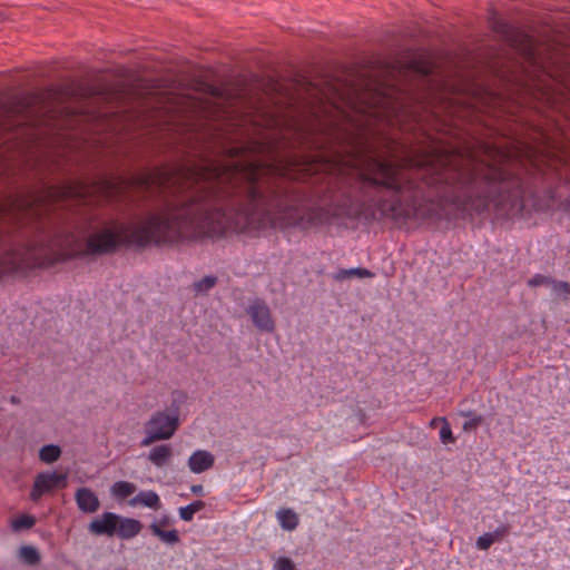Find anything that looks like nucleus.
Instances as JSON below:
<instances>
[{"label": "nucleus", "instance_id": "obj_1", "mask_svg": "<svg viewBox=\"0 0 570 570\" xmlns=\"http://www.w3.org/2000/svg\"><path fill=\"white\" fill-rule=\"evenodd\" d=\"M301 153L268 159L163 165L49 186L43 197L0 198V279L119 249L315 227V128L295 121Z\"/></svg>", "mask_w": 570, "mask_h": 570}, {"label": "nucleus", "instance_id": "obj_34", "mask_svg": "<svg viewBox=\"0 0 570 570\" xmlns=\"http://www.w3.org/2000/svg\"><path fill=\"white\" fill-rule=\"evenodd\" d=\"M190 491L195 494V495H204V488L202 484H193L191 488H190Z\"/></svg>", "mask_w": 570, "mask_h": 570}, {"label": "nucleus", "instance_id": "obj_16", "mask_svg": "<svg viewBox=\"0 0 570 570\" xmlns=\"http://www.w3.org/2000/svg\"><path fill=\"white\" fill-rule=\"evenodd\" d=\"M352 276H357L361 278H368V277H373L374 274L366 268L354 267V268H348V269L342 268L333 277H334V279L342 282Z\"/></svg>", "mask_w": 570, "mask_h": 570}, {"label": "nucleus", "instance_id": "obj_23", "mask_svg": "<svg viewBox=\"0 0 570 570\" xmlns=\"http://www.w3.org/2000/svg\"><path fill=\"white\" fill-rule=\"evenodd\" d=\"M29 108V102L26 99H18L17 101L6 106V114L10 117L26 112Z\"/></svg>", "mask_w": 570, "mask_h": 570}, {"label": "nucleus", "instance_id": "obj_18", "mask_svg": "<svg viewBox=\"0 0 570 570\" xmlns=\"http://www.w3.org/2000/svg\"><path fill=\"white\" fill-rule=\"evenodd\" d=\"M136 491V485L134 483L127 481H117L111 487V492L115 497L120 499H126L134 494Z\"/></svg>", "mask_w": 570, "mask_h": 570}, {"label": "nucleus", "instance_id": "obj_4", "mask_svg": "<svg viewBox=\"0 0 570 570\" xmlns=\"http://www.w3.org/2000/svg\"><path fill=\"white\" fill-rule=\"evenodd\" d=\"M179 428L178 414H167L165 411H156L146 423V438L141 445H149L159 440L170 439Z\"/></svg>", "mask_w": 570, "mask_h": 570}, {"label": "nucleus", "instance_id": "obj_38", "mask_svg": "<svg viewBox=\"0 0 570 570\" xmlns=\"http://www.w3.org/2000/svg\"><path fill=\"white\" fill-rule=\"evenodd\" d=\"M10 403L14 404V405H19L21 403V400L17 395H11L10 396Z\"/></svg>", "mask_w": 570, "mask_h": 570}, {"label": "nucleus", "instance_id": "obj_7", "mask_svg": "<svg viewBox=\"0 0 570 570\" xmlns=\"http://www.w3.org/2000/svg\"><path fill=\"white\" fill-rule=\"evenodd\" d=\"M120 515L114 512H104L100 518L91 520L88 530L95 535L114 537L117 531Z\"/></svg>", "mask_w": 570, "mask_h": 570}, {"label": "nucleus", "instance_id": "obj_36", "mask_svg": "<svg viewBox=\"0 0 570 570\" xmlns=\"http://www.w3.org/2000/svg\"><path fill=\"white\" fill-rule=\"evenodd\" d=\"M460 415L465 416V417H469V420H470L471 417H473V415H478V414H476L475 412H473V411L469 410V411H462V412H460Z\"/></svg>", "mask_w": 570, "mask_h": 570}, {"label": "nucleus", "instance_id": "obj_32", "mask_svg": "<svg viewBox=\"0 0 570 570\" xmlns=\"http://www.w3.org/2000/svg\"><path fill=\"white\" fill-rule=\"evenodd\" d=\"M318 105L317 107H311V115L315 118V120H320V116H321V112L323 111V105H324V101H323V98L320 97L318 98Z\"/></svg>", "mask_w": 570, "mask_h": 570}, {"label": "nucleus", "instance_id": "obj_3", "mask_svg": "<svg viewBox=\"0 0 570 570\" xmlns=\"http://www.w3.org/2000/svg\"><path fill=\"white\" fill-rule=\"evenodd\" d=\"M491 30L531 66L540 65L537 42L532 36L499 18L493 11L489 18Z\"/></svg>", "mask_w": 570, "mask_h": 570}, {"label": "nucleus", "instance_id": "obj_6", "mask_svg": "<svg viewBox=\"0 0 570 570\" xmlns=\"http://www.w3.org/2000/svg\"><path fill=\"white\" fill-rule=\"evenodd\" d=\"M247 314L250 316L253 324L261 332L273 333L275 331V322L272 317L271 309L264 299H254L247 308Z\"/></svg>", "mask_w": 570, "mask_h": 570}, {"label": "nucleus", "instance_id": "obj_8", "mask_svg": "<svg viewBox=\"0 0 570 570\" xmlns=\"http://www.w3.org/2000/svg\"><path fill=\"white\" fill-rule=\"evenodd\" d=\"M75 499L78 509L85 513H94L100 507L97 494L89 488H79L76 491Z\"/></svg>", "mask_w": 570, "mask_h": 570}, {"label": "nucleus", "instance_id": "obj_2", "mask_svg": "<svg viewBox=\"0 0 570 570\" xmlns=\"http://www.w3.org/2000/svg\"><path fill=\"white\" fill-rule=\"evenodd\" d=\"M379 73L375 76L372 88L368 89L364 107L361 112L365 117L364 127L376 124L401 126L407 118L415 117L413 104L421 98L414 88L407 83L410 78H417L428 82L434 71V63L422 56L404 61L380 62Z\"/></svg>", "mask_w": 570, "mask_h": 570}, {"label": "nucleus", "instance_id": "obj_24", "mask_svg": "<svg viewBox=\"0 0 570 570\" xmlns=\"http://www.w3.org/2000/svg\"><path fill=\"white\" fill-rule=\"evenodd\" d=\"M442 422H443V424L440 429V439H441L442 443H444V444L454 443L456 439L452 433L450 423L446 421L445 417L442 419Z\"/></svg>", "mask_w": 570, "mask_h": 570}, {"label": "nucleus", "instance_id": "obj_13", "mask_svg": "<svg viewBox=\"0 0 570 570\" xmlns=\"http://www.w3.org/2000/svg\"><path fill=\"white\" fill-rule=\"evenodd\" d=\"M137 503L142 504L144 507L158 510L160 509V499L155 491H140L135 498L129 501L130 505H136Z\"/></svg>", "mask_w": 570, "mask_h": 570}, {"label": "nucleus", "instance_id": "obj_15", "mask_svg": "<svg viewBox=\"0 0 570 570\" xmlns=\"http://www.w3.org/2000/svg\"><path fill=\"white\" fill-rule=\"evenodd\" d=\"M277 518L279 520L281 527L284 530L292 531L295 530L298 525V517L291 509H281L277 512Z\"/></svg>", "mask_w": 570, "mask_h": 570}, {"label": "nucleus", "instance_id": "obj_5", "mask_svg": "<svg viewBox=\"0 0 570 570\" xmlns=\"http://www.w3.org/2000/svg\"><path fill=\"white\" fill-rule=\"evenodd\" d=\"M67 473L57 471L40 472L36 475L30 491V500L39 502L43 494L53 492L57 489H65L67 487Z\"/></svg>", "mask_w": 570, "mask_h": 570}, {"label": "nucleus", "instance_id": "obj_35", "mask_svg": "<svg viewBox=\"0 0 570 570\" xmlns=\"http://www.w3.org/2000/svg\"><path fill=\"white\" fill-rule=\"evenodd\" d=\"M561 207L566 213H570V196L561 203Z\"/></svg>", "mask_w": 570, "mask_h": 570}, {"label": "nucleus", "instance_id": "obj_37", "mask_svg": "<svg viewBox=\"0 0 570 570\" xmlns=\"http://www.w3.org/2000/svg\"><path fill=\"white\" fill-rule=\"evenodd\" d=\"M157 524H159V527H165L169 523V518L168 517H163L159 522H156Z\"/></svg>", "mask_w": 570, "mask_h": 570}, {"label": "nucleus", "instance_id": "obj_22", "mask_svg": "<svg viewBox=\"0 0 570 570\" xmlns=\"http://www.w3.org/2000/svg\"><path fill=\"white\" fill-rule=\"evenodd\" d=\"M171 404H170V411L173 414L179 415V407L183 403H185L188 399V395L185 391L181 390H175L171 393Z\"/></svg>", "mask_w": 570, "mask_h": 570}, {"label": "nucleus", "instance_id": "obj_10", "mask_svg": "<svg viewBox=\"0 0 570 570\" xmlns=\"http://www.w3.org/2000/svg\"><path fill=\"white\" fill-rule=\"evenodd\" d=\"M142 528L144 525L139 520L120 515L116 534L122 540H130L138 535Z\"/></svg>", "mask_w": 570, "mask_h": 570}, {"label": "nucleus", "instance_id": "obj_12", "mask_svg": "<svg viewBox=\"0 0 570 570\" xmlns=\"http://www.w3.org/2000/svg\"><path fill=\"white\" fill-rule=\"evenodd\" d=\"M171 446L169 444L157 445L148 454V460L158 468L168 463L171 458Z\"/></svg>", "mask_w": 570, "mask_h": 570}, {"label": "nucleus", "instance_id": "obj_21", "mask_svg": "<svg viewBox=\"0 0 570 570\" xmlns=\"http://www.w3.org/2000/svg\"><path fill=\"white\" fill-rule=\"evenodd\" d=\"M20 556L26 563L35 566L40 562V554L35 547L26 546L20 550Z\"/></svg>", "mask_w": 570, "mask_h": 570}, {"label": "nucleus", "instance_id": "obj_17", "mask_svg": "<svg viewBox=\"0 0 570 570\" xmlns=\"http://www.w3.org/2000/svg\"><path fill=\"white\" fill-rule=\"evenodd\" d=\"M61 456V449L56 444H46L39 450V459L43 463H53Z\"/></svg>", "mask_w": 570, "mask_h": 570}, {"label": "nucleus", "instance_id": "obj_29", "mask_svg": "<svg viewBox=\"0 0 570 570\" xmlns=\"http://www.w3.org/2000/svg\"><path fill=\"white\" fill-rule=\"evenodd\" d=\"M494 543L490 532L483 533L476 539V548L479 550H488Z\"/></svg>", "mask_w": 570, "mask_h": 570}, {"label": "nucleus", "instance_id": "obj_27", "mask_svg": "<svg viewBox=\"0 0 570 570\" xmlns=\"http://www.w3.org/2000/svg\"><path fill=\"white\" fill-rule=\"evenodd\" d=\"M274 570H296V566L289 558L279 557L274 563Z\"/></svg>", "mask_w": 570, "mask_h": 570}, {"label": "nucleus", "instance_id": "obj_33", "mask_svg": "<svg viewBox=\"0 0 570 570\" xmlns=\"http://www.w3.org/2000/svg\"><path fill=\"white\" fill-rule=\"evenodd\" d=\"M189 507L196 513V512L203 510L206 507V503L203 500H196V501L189 503Z\"/></svg>", "mask_w": 570, "mask_h": 570}, {"label": "nucleus", "instance_id": "obj_11", "mask_svg": "<svg viewBox=\"0 0 570 570\" xmlns=\"http://www.w3.org/2000/svg\"><path fill=\"white\" fill-rule=\"evenodd\" d=\"M203 90L206 95L220 100L227 105H233L234 100L237 98V95L234 94L227 87L215 86L212 83H203Z\"/></svg>", "mask_w": 570, "mask_h": 570}, {"label": "nucleus", "instance_id": "obj_39", "mask_svg": "<svg viewBox=\"0 0 570 570\" xmlns=\"http://www.w3.org/2000/svg\"><path fill=\"white\" fill-rule=\"evenodd\" d=\"M232 151H233L235 155H238V154L240 153V149H238V148H234Z\"/></svg>", "mask_w": 570, "mask_h": 570}, {"label": "nucleus", "instance_id": "obj_19", "mask_svg": "<svg viewBox=\"0 0 570 570\" xmlns=\"http://www.w3.org/2000/svg\"><path fill=\"white\" fill-rule=\"evenodd\" d=\"M37 520L35 515L31 514H22L11 522V528L13 531H22L31 529L36 524Z\"/></svg>", "mask_w": 570, "mask_h": 570}, {"label": "nucleus", "instance_id": "obj_9", "mask_svg": "<svg viewBox=\"0 0 570 570\" xmlns=\"http://www.w3.org/2000/svg\"><path fill=\"white\" fill-rule=\"evenodd\" d=\"M215 464V456L206 450L195 451L188 459V466L193 473H203Z\"/></svg>", "mask_w": 570, "mask_h": 570}, {"label": "nucleus", "instance_id": "obj_26", "mask_svg": "<svg viewBox=\"0 0 570 570\" xmlns=\"http://www.w3.org/2000/svg\"><path fill=\"white\" fill-rule=\"evenodd\" d=\"M552 288L556 294L564 295V298H567V296L570 295V283L568 282L554 279Z\"/></svg>", "mask_w": 570, "mask_h": 570}, {"label": "nucleus", "instance_id": "obj_14", "mask_svg": "<svg viewBox=\"0 0 570 570\" xmlns=\"http://www.w3.org/2000/svg\"><path fill=\"white\" fill-rule=\"evenodd\" d=\"M151 533L158 537L163 542L168 544H176L179 542V533L177 530H164L156 522L149 525Z\"/></svg>", "mask_w": 570, "mask_h": 570}, {"label": "nucleus", "instance_id": "obj_40", "mask_svg": "<svg viewBox=\"0 0 570 570\" xmlns=\"http://www.w3.org/2000/svg\"><path fill=\"white\" fill-rule=\"evenodd\" d=\"M4 20V13L0 12V22Z\"/></svg>", "mask_w": 570, "mask_h": 570}, {"label": "nucleus", "instance_id": "obj_30", "mask_svg": "<svg viewBox=\"0 0 570 570\" xmlns=\"http://www.w3.org/2000/svg\"><path fill=\"white\" fill-rule=\"evenodd\" d=\"M510 532V525L509 524H500L497 527V529L493 532H490L491 537L493 538L494 542L499 541Z\"/></svg>", "mask_w": 570, "mask_h": 570}, {"label": "nucleus", "instance_id": "obj_20", "mask_svg": "<svg viewBox=\"0 0 570 570\" xmlns=\"http://www.w3.org/2000/svg\"><path fill=\"white\" fill-rule=\"evenodd\" d=\"M218 282L217 276L207 275L194 283V289L196 293H207L209 289L216 286Z\"/></svg>", "mask_w": 570, "mask_h": 570}, {"label": "nucleus", "instance_id": "obj_25", "mask_svg": "<svg viewBox=\"0 0 570 570\" xmlns=\"http://www.w3.org/2000/svg\"><path fill=\"white\" fill-rule=\"evenodd\" d=\"M553 281L550 276H546L542 274H535L530 279H528V286L537 287L541 285H552Z\"/></svg>", "mask_w": 570, "mask_h": 570}, {"label": "nucleus", "instance_id": "obj_31", "mask_svg": "<svg viewBox=\"0 0 570 570\" xmlns=\"http://www.w3.org/2000/svg\"><path fill=\"white\" fill-rule=\"evenodd\" d=\"M195 512L193 509L188 505L179 508V517L184 521H191L194 519Z\"/></svg>", "mask_w": 570, "mask_h": 570}, {"label": "nucleus", "instance_id": "obj_28", "mask_svg": "<svg viewBox=\"0 0 570 570\" xmlns=\"http://www.w3.org/2000/svg\"><path fill=\"white\" fill-rule=\"evenodd\" d=\"M483 422L484 420L482 415H473V417L463 423L462 428L465 432H471L479 428Z\"/></svg>", "mask_w": 570, "mask_h": 570}]
</instances>
